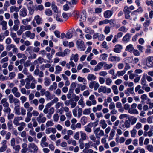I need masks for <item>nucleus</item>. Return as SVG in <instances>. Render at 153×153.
Masks as SVG:
<instances>
[{"label": "nucleus", "instance_id": "obj_5", "mask_svg": "<svg viewBox=\"0 0 153 153\" xmlns=\"http://www.w3.org/2000/svg\"><path fill=\"white\" fill-rule=\"evenodd\" d=\"M46 120V117H44V115L42 113H40L36 118L37 121L39 123H45Z\"/></svg>", "mask_w": 153, "mask_h": 153}, {"label": "nucleus", "instance_id": "obj_61", "mask_svg": "<svg viewBox=\"0 0 153 153\" xmlns=\"http://www.w3.org/2000/svg\"><path fill=\"white\" fill-rule=\"evenodd\" d=\"M132 53H133V54L135 56H139L140 55V51L137 49H134Z\"/></svg>", "mask_w": 153, "mask_h": 153}, {"label": "nucleus", "instance_id": "obj_26", "mask_svg": "<svg viewBox=\"0 0 153 153\" xmlns=\"http://www.w3.org/2000/svg\"><path fill=\"white\" fill-rule=\"evenodd\" d=\"M15 114L17 115H19L21 114L20 112V108L19 105H16L15 106L14 108Z\"/></svg>", "mask_w": 153, "mask_h": 153}, {"label": "nucleus", "instance_id": "obj_15", "mask_svg": "<svg viewBox=\"0 0 153 153\" xmlns=\"http://www.w3.org/2000/svg\"><path fill=\"white\" fill-rule=\"evenodd\" d=\"M109 61L112 62H118L120 59L119 57L116 56H110L108 59Z\"/></svg>", "mask_w": 153, "mask_h": 153}, {"label": "nucleus", "instance_id": "obj_38", "mask_svg": "<svg viewBox=\"0 0 153 153\" xmlns=\"http://www.w3.org/2000/svg\"><path fill=\"white\" fill-rule=\"evenodd\" d=\"M112 66L113 65L111 63L110 64H108L104 62V67L105 69L108 70L111 68Z\"/></svg>", "mask_w": 153, "mask_h": 153}, {"label": "nucleus", "instance_id": "obj_17", "mask_svg": "<svg viewBox=\"0 0 153 153\" xmlns=\"http://www.w3.org/2000/svg\"><path fill=\"white\" fill-rule=\"evenodd\" d=\"M34 19L38 25H40L42 23V19L39 15L36 16L34 17Z\"/></svg>", "mask_w": 153, "mask_h": 153}, {"label": "nucleus", "instance_id": "obj_63", "mask_svg": "<svg viewBox=\"0 0 153 153\" xmlns=\"http://www.w3.org/2000/svg\"><path fill=\"white\" fill-rule=\"evenodd\" d=\"M59 115L57 113L54 114L53 116L54 121L56 122H57L59 120Z\"/></svg>", "mask_w": 153, "mask_h": 153}, {"label": "nucleus", "instance_id": "obj_45", "mask_svg": "<svg viewBox=\"0 0 153 153\" xmlns=\"http://www.w3.org/2000/svg\"><path fill=\"white\" fill-rule=\"evenodd\" d=\"M64 104L63 103L61 102H59L56 103L55 105V107L56 109L59 108L60 107L63 108Z\"/></svg>", "mask_w": 153, "mask_h": 153}, {"label": "nucleus", "instance_id": "obj_19", "mask_svg": "<svg viewBox=\"0 0 153 153\" xmlns=\"http://www.w3.org/2000/svg\"><path fill=\"white\" fill-rule=\"evenodd\" d=\"M131 36L129 33H127L123 37L122 39L123 41L125 43H127L128 42L130 39Z\"/></svg>", "mask_w": 153, "mask_h": 153}, {"label": "nucleus", "instance_id": "obj_22", "mask_svg": "<svg viewBox=\"0 0 153 153\" xmlns=\"http://www.w3.org/2000/svg\"><path fill=\"white\" fill-rule=\"evenodd\" d=\"M0 25L2 26V30H5L7 29V22L5 21L0 22Z\"/></svg>", "mask_w": 153, "mask_h": 153}, {"label": "nucleus", "instance_id": "obj_30", "mask_svg": "<svg viewBox=\"0 0 153 153\" xmlns=\"http://www.w3.org/2000/svg\"><path fill=\"white\" fill-rule=\"evenodd\" d=\"M89 99L91 101L93 105H95L96 104L97 102L95 99V97L94 95H90L89 97Z\"/></svg>", "mask_w": 153, "mask_h": 153}, {"label": "nucleus", "instance_id": "obj_46", "mask_svg": "<svg viewBox=\"0 0 153 153\" xmlns=\"http://www.w3.org/2000/svg\"><path fill=\"white\" fill-rule=\"evenodd\" d=\"M15 45L13 44L7 45H6V49L7 51H10L11 49L14 48Z\"/></svg>", "mask_w": 153, "mask_h": 153}, {"label": "nucleus", "instance_id": "obj_36", "mask_svg": "<svg viewBox=\"0 0 153 153\" xmlns=\"http://www.w3.org/2000/svg\"><path fill=\"white\" fill-rule=\"evenodd\" d=\"M85 31L87 33L93 34L94 33V30L89 27H85Z\"/></svg>", "mask_w": 153, "mask_h": 153}, {"label": "nucleus", "instance_id": "obj_55", "mask_svg": "<svg viewBox=\"0 0 153 153\" xmlns=\"http://www.w3.org/2000/svg\"><path fill=\"white\" fill-rule=\"evenodd\" d=\"M44 95H45L47 99L51 100V94L49 91H46Z\"/></svg>", "mask_w": 153, "mask_h": 153}, {"label": "nucleus", "instance_id": "obj_12", "mask_svg": "<svg viewBox=\"0 0 153 153\" xmlns=\"http://www.w3.org/2000/svg\"><path fill=\"white\" fill-rule=\"evenodd\" d=\"M16 55L18 59L22 58V59L20 60V62L22 61L26 60L27 59L26 56L24 54L21 53H17Z\"/></svg>", "mask_w": 153, "mask_h": 153}, {"label": "nucleus", "instance_id": "obj_18", "mask_svg": "<svg viewBox=\"0 0 153 153\" xmlns=\"http://www.w3.org/2000/svg\"><path fill=\"white\" fill-rule=\"evenodd\" d=\"M20 28L24 31L26 30H29L32 29V27L30 25H22L20 26Z\"/></svg>", "mask_w": 153, "mask_h": 153}, {"label": "nucleus", "instance_id": "obj_49", "mask_svg": "<svg viewBox=\"0 0 153 153\" xmlns=\"http://www.w3.org/2000/svg\"><path fill=\"white\" fill-rule=\"evenodd\" d=\"M115 131L114 130H112L110 134V136L109 137V140H111L113 139V137L115 135Z\"/></svg>", "mask_w": 153, "mask_h": 153}, {"label": "nucleus", "instance_id": "obj_9", "mask_svg": "<svg viewBox=\"0 0 153 153\" xmlns=\"http://www.w3.org/2000/svg\"><path fill=\"white\" fill-rule=\"evenodd\" d=\"M27 11L26 9L23 8L20 10L19 13L20 17H25L27 14Z\"/></svg>", "mask_w": 153, "mask_h": 153}, {"label": "nucleus", "instance_id": "obj_43", "mask_svg": "<svg viewBox=\"0 0 153 153\" xmlns=\"http://www.w3.org/2000/svg\"><path fill=\"white\" fill-rule=\"evenodd\" d=\"M25 124L24 122H22L20 123V126L18 127V130L19 131H22L24 128V127L25 126Z\"/></svg>", "mask_w": 153, "mask_h": 153}, {"label": "nucleus", "instance_id": "obj_59", "mask_svg": "<svg viewBox=\"0 0 153 153\" xmlns=\"http://www.w3.org/2000/svg\"><path fill=\"white\" fill-rule=\"evenodd\" d=\"M9 102L10 103H13V101L14 99L15 98H14L13 95L10 94L8 96Z\"/></svg>", "mask_w": 153, "mask_h": 153}, {"label": "nucleus", "instance_id": "obj_2", "mask_svg": "<svg viewBox=\"0 0 153 153\" xmlns=\"http://www.w3.org/2000/svg\"><path fill=\"white\" fill-rule=\"evenodd\" d=\"M32 149H33V151L34 153L37 152L38 150V148L37 146L33 143H30L27 148L28 151L32 152L33 151Z\"/></svg>", "mask_w": 153, "mask_h": 153}, {"label": "nucleus", "instance_id": "obj_16", "mask_svg": "<svg viewBox=\"0 0 153 153\" xmlns=\"http://www.w3.org/2000/svg\"><path fill=\"white\" fill-rule=\"evenodd\" d=\"M99 125L100 127L103 129L106 128L107 126V124L105 120L104 119H102L99 122Z\"/></svg>", "mask_w": 153, "mask_h": 153}, {"label": "nucleus", "instance_id": "obj_3", "mask_svg": "<svg viewBox=\"0 0 153 153\" xmlns=\"http://www.w3.org/2000/svg\"><path fill=\"white\" fill-rule=\"evenodd\" d=\"M111 91V89L109 88H107L105 86H101L98 89L99 93L102 92L103 93H110Z\"/></svg>", "mask_w": 153, "mask_h": 153}, {"label": "nucleus", "instance_id": "obj_6", "mask_svg": "<svg viewBox=\"0 0 153 153\" xmlns=\"http://www.w3.org/2000/svg\"><path fill=\"white\" fill-rule=\"evenodd\" d=\"M47 138L46 136L43 137L40 142V145L42 148L47 147L48 146V143L46 142Z\"/></svg>", "mask_w": 153, "mask_h": 153}, {"label": "nucleus", "instance_id": "obj_39", "mask_svg": "<svg viewBox=\"0 0 153 153\" xmlns=\"http://www.w3.org/2000/svg\"><path fill=\"white\" fill-rule=\"evenodd\" d=\"M99 132V133L96 135V137L97 139H100L101 137L104 135V133L103 131L102 130H100Z\"/></svg>", "mask_w": 153, "mask_h": 153}, {"label": "nucleus", "instance_id": "obj_25", "mask_svg": "<svg viewBox=\"0 0 153 153\" xmlns=\"http://www.w3.org/2000/svg\"><path fill=\"white\" fill-rule=\"evenodd\" d=\"M134 50V48L132 45L130 44L127 45L125 51H128L131 53H132L133 50Z\"/></svg>", "mask_w": 153, "mask_h": 153}, {"label": "nucleus", "instance_id": "obj_56", "mask_svg": "<svg viewBox=\"0 0 153 153\" xmlns=\"http://www.w3.org/2000/svg\"><path fill=\"white\" fill-rule=\"evenodd\" d=\"M80 133L81 134V139L83 140H85L86 139V134L82 131H80Z\"/></svg>", "mask_w": 153, "mask_h": 153}, {"label": "nucleus", "instance_id": "obj_57", "mask_svg": "<svg viewBox=\"0 0 153 153\" xmlns=\"http://www.w3.org/2000/svg\"><path fill=\"white\" fill-rule=\"evenodd\" d=\"M3 111L5 113L7 114H9L11 113V109L9 107L7 108H4Z\"/></svg>", "mask_w": 153, "mask_h": 153}, {"label": "nucleus", "instance_id": "obj_13", "mask_svg": "<svg viewBox=\"0 0 153 153\" xmlns=\"http://www.w3.org/2000/svg\"><path fill=\"white\" fill-rule=\"evenodd\" d=\"M104 62H100L97 64L94 68V71H97L100 70L104 66Z\"/></svg>", "mask_w": 153, "mask_h": 153}, {"label": "nucleus", "instance_id": "obj_52", "mask_svg": "<svg viewBox=\"0 0 153 153\" xmlns=\"http://www.w3.org/2000/svg\"><path fill=\"white\" fill-rule=\"evenodd\" d=\"M146 148L150 152H153V146L152 145H147Z\"/></svg>", "mask_w": 153, "mask_h": 153}, {"label": "nucleus", "instance_id": "obj_24", "mask_svg": "<svg viewBox=\"0 0 153 153\" xmlns=\"http://www.w3.org/2000/svg\"><path fill=\"white\" fill-rule=\"evenodd\" d=\"M78 59V55L77 54H72L70 58V61L74 60L75 62H76Z\"/></svg>", "mask_w": 153, "mask_h": 153}, {"label": "nucleus", "instance_id": "obj_62", "mask_svg": "<svg viewBox=\"0 0 153 153\" xmlns=\"http://www.w3.org/2000/svg\"><path fill=\"white\" fill-rule=\"evenodd\" d=\"M101 46L102 48L105 49H108V46L107 45V43L106 42L104 41L102 44Z\"/></svg>", "mask_w": 153, "mask_h": 153}, {"label": "nucleus", "instance_id": "obj_51", "mask_svg": "<svg viewBox=\"0 0 153 153\" xmlns=\"http://www.w3.org/2000/svg\"><path fill=\"white\" fill-rule=\"evenodd\" d=\"M68 143V144H72L73 145L75 146L76 145V141L72 139L68 140L67 141Z\"/></svg>", "mask_w": 153, "mask_h": 153}, {"label": "nucleus", "instance_id": "obj_35", "mask_svg": "<svg viewBox=\"0 0 153 153\" xmlns=\"http://www.w3.org/2000/svg\"><path fill=\"white\" fill-rule=\"evenodd\" d=\"M83 100V97H81V99L79 100L78 103V105H80L82 108H84L85 106V104Z\"/></svg>", "mask_w": 153, "mask_h": 153}, {"label": "nucleus", "instance_id": "obj_37", "mask_svg": "<svg viewBox=\"0 0 153 153\" xmlns=\"http://www.w3.org/2000/svg\"><path fill=\"white\" fill-rule=\"evenodd\" d=\"M62 70V68L59 65H57L55 67V74H59Z\"/></svg>", "mask_w": 153, "mask_h": 153}, {"label": "nucleus", "instance_id": "obj_1", "mask_svg": "<svg viewBox=\"0 0 153 153\" xmlns=\"http://www.w3.org/2000/svg\"><path fill=\"white\" fill-rule=\"evenodd\" d=\"M77 47L80 51H84L86 48L84 42L81 39H79L76 42Z\"/></svg>", "mask_w": 153, "mask_h": 153}, {"label": "nucleus", "instance_id": "obj_11", "mask_svg": "<svg viewBox=\"0 0 153 153\" xmlns=\"http://www.w3.org/2000/svg\"><path fill=\"white\" fill-rule=\"evenodd\" d=\"M113 12L111 10H107L104 12V17L106 18H109L112 15Z\"/></svg>", "mask_w": 153, "mask_h": 153}, {"label": "nucleus", "instance_id": "obj_53", "mask_svg": "<svg viewBox=\"0 0 153 153\" xmlns=\"http://www.w3.org/2000/svg\"><path fill=\"white\" fill-rule=\"evenodd\" d=\"M126 72L124 70L118 71L117 72V75L118 76H123L126 73Z\"/></svg>", "mask_w": 153, "mask_h": 153}, {"label": "nucleus", "instance_id": "obj_60", "mask_svg": "<svg viewBox=\"0 0 153 153\" xmlns=\"http://www.w3.org/2000/svg\"><path fill=\"white\" fill-rule=\"evenodd\" d=\"M46 15L48 16H51L52 15V11L49 9H47L45 11Z\"/></svg>", "mask_w": 153, "mask_h": 153}, {"label": "nucleus", "instance_id": "obj_41", "mask_svg": "<svg viewBox=\"0 0 153 153\" xmlns=\"http://www.w3.org/2000/svg\"><path fill=\"white\" fill-rule=\"evenodd\" d=\"M31 20L30 18H27L26 19H23L22 21V23L24 25H27L28 22Z\"/></svg>", "mask_w": 153, "mask_h": 153}, {"label": "nucleus", "instance_id": "obj_42", "mask_svg": "<svg viewBox=\"0 0 153 153\" xmlns=\"http://www.w3.org/2000/svg\"><path fill=\"white\" fill-rule=\"evenodd\" d=\"M51 83V80L49 79L46 78L45 79L44 84L45 86H49Z\"/></svg>", "mask_w": 153, "mask_h": 153}, {"label": "nucleus", "instance_id": "obj_28", "mask_svg": "<svg viewBox=\"0 0 153 153\" xmlns=\"http://www.w3.org/2000/svg\"><path fill=\"white\" fill-rule=\"evenodd\" d=\"M7 126L9 130H13L14 129L13 126V125L11 120H9L8 121L7 123Z\"/></svg>", "mask_w": 153, "mask_h": 153}, {"label": "nucleus", "instance_id": "obj_32", "mask_svg": "<svg viewBox=\"0 0 153 153\" xmlns=\"http://www.w3.org/2000/svg\"><path fill=\"white\" fill-rule=\"evenodd\" d=\"M128 112L130 114H137L139 113L138 111L136 109L129 108Z\"/></svg>", "mask_w": 153, "mask_h": 153}, {"label": "nucleus", "instance_id": "obj_50", "mask_svg": "<svg viewBox=\"0 0 153 153\" xmlns=\"http://www.w3.org/2000/svg\"><path fill=\"white\" fill-rule=\"evenodd\" d=\"M31 104H34L35 106H37L39 104V101L36 99H35L33 100H31L30 102Z\"/></svg>", "mask_w": 153, "mask_h": 153}, {"label": "nucleus", "instance_id": "obj_64", "mask_svg": "<svg viewBox=\"0 0 153 153\" xmlns=\"http://www.w3.org/2000/svg\"><path fill=\"white\" fill-rule=\"evenodd\" d=\"M20 100H21V103L23 104L27 101V98L25 96H22L20 97Z\"/></svg>", "mask_w": 153, "mask_h": 153}, {"label": "nucleus", "instance_id": "obj_44", "mask_svg": "<svg viewBox=\"0 0 153 153\" xmlns=\"http://www.w3.org/2000/svg\"><path fill=\"white\" fill-rule=\"evenodd\" d=\"M87 122V118L85 116H83L81 119V122L83 125H84Z\"/></svg>", "mask_w": 153, "mask_h": 153}, {"label": "nucleus", "instance_id": "obj_23", "mask_svg": "<svg viewBox=\"0 0 153 153\" xmlns=\"http://www.w3.org/2000/svg\"><path fill=\"white\" fill-rule=\"evenodd\" d=\"M96 76L93 74H89L87 76V79L89 81H93L96 79Z\"/></svg>", "mask_w": 153, "mask_h": 153}, {"label": "nucleus", "instance_id": "obj_10", "mask_svg": "<svg viewBox=\"0 0 153 153\" xmlns=\"http://www.w3.org/2000/svg\"><path fill=\"white\" fill-rule=\"evenodd\" d=\"M146 65L149 67H152L153 66V56L148 57L147 58Z\"/></svg>", "mask_w": 153, "mask_h": 153}, {"label": "nucleus", "instance_id": "obj_14", "mask_svg": "<svg viewBox=\"0 0 153 153\" xmlns=\"http://www.w3.org/2000/svg\"><path fill=\"white\" fill-rule=\"evenodd\" d=\"M122 49V46L120 44H117L115 46L113 51L115 53H119Z\"/></svg>", "mask_w": 153, "mask_h": 153}, {"label": "nucleus", "instance_id": "obj_31", "mask_svg": "<svg viewBox=\"0 0 153 153\" xmlns=\"http://www.w3.org/2000/svg\"><path fill=\"white\" fill-rule=\"evenodd\" d=\"M19 9L18 7L15 6H12L10 8V13H13L14 12H18Z\"/></svg>", "mask_w": 153, "mask_h": 153}, {"label": "nucleus", "instance_id": "obj_54", "mask_svg": "<svg viewBox=\"0 0 153 153\" xmlns=\"http://www.w3.org/2000/svg\"><path fill=\"white\" fill-rule=\"evenodd\" d=\"M137 120V118L134 117H131L130 121L131 124L132 125L136 123Z\"/></svg>", "mask_w": 153, "mask_h": 153}, {"label": "nucleus", "instance_id": "obj_33", "mask_svg": "<svg viewBox=\"0 0 153 153\" xmlns=\"http://www.w3.org/2000/svg\"><path fill=\"white\" fill-rule=\"evenodd\" d=\"M78 18L79 21L82 22L85 21L86 20L85 15L83 13H81L80 15V16Z\"/></svg>", "mask_w": 153, "mask_h": 153}, {"label": "nucleus", "instance_id": "obj_21", "mask_svg": "<svg viewBox=\"0 0 153 153\" xmlns=\"http://www.w3.org/2000/svg\"><path fill=\"white\" fill-rule=\"evenodd\" d=\"M146 76V74H144L141 80V84L143 85V86H147L148 85L146 84V81L145 78Z\"/></svg>", "mask_w": 153, "mask_h": 153}, {"label": "nucleus", "instance_id": "obj_40", "mask_svg": "<svg viewBox=\"0 0 153 153\" xmlns=\"http://www.w3.org/2000/svg\"><path fill=\"white\" fill-rule=\"evenodd\" d=\"M91 109L90 108L85 109L83 111V114L84 115H88L91 112Z\"/></svg>", "mask_w": 153, "mask_h": 153}, {"label": "nucleus", "instance_id": "obj_47", "mask_svg": "<svg viewBox=\"0 0 153 153\" xmlns=\"http://www.w3.org/2000/svg\"><path fill=\"white\" fill-rule=\"evenodd\" d=\"M140 98L141 99L144 100H147L148 101H150V99L148 98L147 95L146 94H144L141 95L140 97Z\"/></svg>", "mask_w": 153, "mask_h": 153}, {"label": "nucleus", "instance_id": "obj_27", "mask_svg": "<svg viewBox=\"0 0 153 153\" xmlns=\"http://www.w3.org/2000/svg\"><path fill=\"white\" fill-rule=\"evenodd\" d=\"M57 88V84L56 82L53 83L52 85H51L49 88V90L50 91H52L53 89H56Z\"/></svg>", "mask_w": 153, "mask_h": 153}, {"label": "nucleus", "instance_id": "obj_48", "mask_svg": "<svg viewBox=\"0 0 153 153\" xmlns=\"http://www.w3.org/2000/svg\"><path fill=\"white\" fill-rule=\"evenodd\" d=\"M105 84L108 86L111 85L112 82V79L110 78H108L106 79Z\"/></svg>", "mask_w": 153, "mask_h": 153}, {"label": "nucleus", "instance_id": "obj_4", "mask_svg": "<svg viewBox=\"0 0 153 153\" xmlns=\"http://www.w3.org/2000/svg\"><path fill=\"white\" fill-rule=\"evenodd\" d=\"M89 86L90 88H94V90H97L99 87L100 85L98 82L94 81L90 83Z\"/></svg>", "mask_w": 153, "mask_h": 153}, {"label": "nucleus", "instance_id": "obj_8", "mask_svg": "<svg viewBox=\"0 0 153 153\" xmlns=\"http://www.w3.org/2000/svg\"><path fill=\"white\" fill-rule=\"evenodd\" d=\"M27 76L25 80L26 81H29L30 82L31 81L34 82L35 83H37V81L35 78L32 76L31 74L30 73Z\"/></svg>", "mask_w": 153, "mask_h": 153}, {"label": "nucleus", "instance_id": "obj_29", "mask_svg": "<svg viewBox=\"0 0 153 153\" xmlns=\"http://www.w3.org/2000/svg\"><path fill=\"white\" fill-rule=\"evenodd\" d=\"M111 88L113 90V93L115 95L118 94L119 91L118 90L117 86L116 85H113L111 87Z\"/></svg>", "mask_w": 153, "mask_h": 153}, {"label": "nucleus", "instance_id": "obj_20", "mask_svg": "<svg viewBox=\"0 0 153 153\" xmlns=\"http://www.w3.org/2000/svg\"><path fill=\"white\" fill-rule=\"evenodd\" d=\"M74 29H71L68 31L66 34V38L67 39L71 38L73 36Z\"/></svg>", "mask_w": 153, "mask_h": 153}, {"label": "nucleus", "instance_id": "obj_7", "mask_svg": "<svg viewBox=\"0 0 153 153\" xmlns=\"http://www.w3.org/2000/svg\"><path fill=\"white\" fill-rule=\"evenodd\" d=\"M22 119L23 118L21 116L16 117L14 118L13 121V123L15 125L18 126L20 124V123H19V121L22 120Z\"/></svg>", "mask_w": 153, "mask_h": 153}, {"label": "nucleus", "instance_id": "obj_34", "mask_svg": "<svg viewBox=\"0 0 153 153\" xmlns=\"http://www.w3.org/2000/svg\"><path fill=\"white\" fill-rule=\"evenodd\" d=\"M77 80L79 82H83L84 84H86V80L85 78L82 77L80 76H78Z\"/></svg>", "mask_w": 153, "mask_h": 153}, {"label": "nucleus", "instance_id": "obj_58", "mask_svg": "<svg viewBox=\"0 0 153 153\" xmlns=\"http://www.w3.org/2000/svg\"><path fill=\"white\" fill-rule=\"evenodd\" d=\"M109 108L111 110L115 108V105L113 102H112L109 105Z\"/></svg>", "mask_w": 153, "mask_h": 153}]
</instances>
